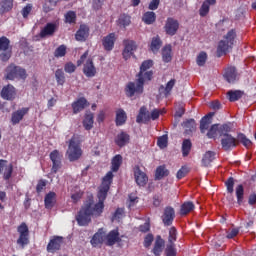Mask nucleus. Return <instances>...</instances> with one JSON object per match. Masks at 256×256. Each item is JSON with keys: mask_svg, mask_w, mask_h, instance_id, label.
I'll use <instances>...</instances> for the list:
<instances>
[{"mask_svg": "<svg viewBox=\"0 0 256 256\" xmlns=\"http://www.w3.org/2000/svg\"><path fill=\"white\" fill-rule=\"evenodd\" d=\"M111 179H113V172H108L103 178L102 185L100 186L98 192V203L93 204V196H89L88 200L85 202L84 206L78 212L76 216V221L78 225L85 227L91 223V217H100L105 209L103 204L105 199H107V193L109 192V185H111Z\"/></svg>", "mask_w": 256, "mask_h": 256, "instance_id": "obj_1", "label": "nucleus"}, {"mask_svg": "<svg viewBox=\"0 0 256 256\" xmlns=\"http://www.w3.org/2000/svg\"><path fill=\"white\" fill-rule=\"evenodd\" d=\"M153 67V60H145L141 66L140 71L137 74L136 82H129L126 86L127 97H133L136 95H141L143 93V87L147 81L153 79V71H147Z\"/></svg>", "mask_w": 256, "mask_h": 256, "instance_id": "obj_2", "label": "nucleus"}, {"mask_svg": "<svg viewBox=\"0 0 256 256\" xmlns=\"http://www.w3.org/2000/svg\"><path fill=\"white\" fill-rule=\"evenodd\" d=\"M82 139L83 136L79 134H74L69 140L68 150L66 151V155L69 161L73 162L81 159V156L83 155V150H81L80 146Z\"/></svg>", "mask_w": 256, "mask_h": 256, "instance_id": "obj_3", "label": "nucleus"}, {"mask_svg": "<svg viewBox=\"0 0 256 256\" xmlns=\"http://www.w3.org/2000/svg\"><path fill=\"white\" fill-rule=\"evenodd\" d=\"M233 130V124L228 123L227 126L220 130V143L224 151H231L233 148L237 147V138L231 135Z\"/></svg>", "mask_w": 256, "mask_h": 256, "instance_id": "obj_4", "label": "nucleus"}, {"mask_svg": "<svg viewBox=\"0 0 256 256\" xmlns=\"http://www.w3.org/2000/svg\"><path fill=\"white\" fill-rule=\"evenodd\" d=\"M237 37V33L235 30H230L223 39L218 43L217 47V57H223V55H227L231 49H233V45H235V38Z\"/></svg>", "mask_w": 256, "mask_h": 256, "instance_id": "obj_5", "label": "nucleus"}, {"mask_svg": "<svg viewBox=\"0 0 256 256\" xmlns=\"http://www.w3.org/2000/svg\"><path fill=\"white\" fill-rule=\"evenodd\" d=\"M6 79L9 81H15V79H27V72L25 69L15 64H10L6 68Z\"/></svg>", "mask_w": 256, "mask_h": 256, "instance_id": "obj_6", "label": "nucleus"}, {"mask_svg": "<svg viewBox=\"0 0 256 256\" xmlns=\"http://www.w3.org/2000/svg\"><path fill=\"white\" fill-rule=\"evenodd\" d=\"M18 233H20V236L17 240V244L23 249L25 245H29V227H27V224L22 223L18 227Z\"/></svg>", "mask_w": 256, "mask_h": 256, "instance_id": "obj_7", "label": "nucleus"}, {"mask_svg": "<svg viewBox=\"0 0 256 256\" xmlns=\"http://www.w3.org/2000/svg\"><path fill=\"white\" fill-rule=\"evenodd\" d=\"M164 29L167 35H176L177 31H179V21L175 18H167Z\"/></svg>", "mask_w": 256, "mask_h": 256, "instance_id": "obj_8", "label": "nucleus"}, {"mask_svg": "<svg viewBox=\"0 0 256 256\" xmlns=\"http://www.w3.org/2000/svg\"><path fill=\"white\" fill-rule=\"evenodd\" d=\"M175 219V209L173 207L168 206L164 209V214L162 215V222L165 227H169L173 225V220Z\"/></svg>", "mask_w": 256, "mask_h": 256, "instance_id": "obj_9", "label": "nucleus"}, {"mask_svg": "<svg viewBox=\"0 0 256 256\" xmlns=\"http://www.w3.org/2000/svg\"><path fill=\"white\" fill-rule=\"evenodd\" d=\"M63 237L62 236H54L47 245L48 253H55L61 249V245H63Z\"/></svg>", "mask_w": 256, "mask_h": 256, "instance_id": "obj_10", "label": "nucleus"}, {"mask_svg": "<svg viewBox=\"0 0 256 256\" xmlns=\"http://www.w3.org/2000/svg\"><path fill=\"white\" fill-rule=\"evenodd\" d=\"M134 176L135 181L137 185H139V187H145V185H147L149 178L147 177V174H145V172L141 171V168H139V166H135Z\"/></svg>", "mask_w": 256, "mask_h": 256, "instance_id": "obj_11", "label": "nucleus"}, {"mask_svg": "<svg viewBox=\"0 0 256 256\" xmlns=\"http://www.w3.org/2000/svg\"><path fill=\"white\" fill-rule=\"evenodd\" d=\"M50 159L53 163L52 173H57L61 169V159H63V156L59 153V150H54L50 153Z\"/></svg>", "mask_w": 256, "mask_h": 256, "instance_id": "obj_12", "label": "nucleus"}, {"mask_svg": "<svg viewBox=\"0 0 256 256\" xmlns=\"http://www.w3.org/2000/svg\"><path fill=\"white\" fill-rule=\"evenodd\" d=\"M16 95H17V91L15 90V87L11 84L4 86L1 90V97L6 101H13Z\"/></svg>", "mask_w": 256, "mask_h": 256, "instance_id": "obj_13", "label": "nucleus"}, {"mask_svg": "<svg viewBox=\"0 0 256 256\" xmlns=\"http://www.w3.org/2000/svg\"><path fill=\"white\" fill-rule=\"evenodd\" d=\"M4 173V179L7 181L11 179V175H13V164H8L7 160H0V175Z\"/></svg>", "mask_w": 256, "mask_h": 256, "instance_id": "obj_14", "label": "nucleus"}, {"mask_svg": "<svg viewBox=\"0 0 256 256\" xmlns=\"http://www.w3.org/2000/svg\"><path fill=\"white\" fill-rule=\"evenodd\" d=\"M229 123L226 124H213L210 129L207 132V138L208 139H217V137H221V130H223V127H227Z\"/></svg>", "mask_w": 256, "mask_h": 256, "instance_id": "obj_15", "label": "nucleus"}, {"mask_svg": "<svg viewBox=\"0 0 256 256\" xmlns=\"http://www.w3.org/2000/svg\"><path fill=\"white\" fill-rule=\"evenodd\" d=\"M123 45V57L127 60L131 57V55H133L134 51L137 49V44H135V41L133 40H124Z\"/></svg>", "mask_w": 256, "mask_h": 256, "instance_id": "obj_16", "label": "nucleus"}, {"mask_svg": "<svg viewBox=\"0 0 256 256\" xmlns=\"http://www.w3.org/2000/svg\"><path fill=\"white\" fill-rule=\"evenodd\" d=\"M57 24L55 23H47L45 27L40 32V37L45 39V37H53L55 35V31H57Z\"/></svg>", "mask_w": 256, "mask_h": 256, "instance_id": "obj_17", "label": "nucleus"}, {"mask_svg": "<svg viewBox=\"0 0 256 256\" xmlns=\"http://www.w3.org/2000/svg\"><path fill=\"white\" fill-rule=\"evenodd\" d=\"M29 113V108H22L12 113L11 122L12 125H17L23 121V117Z\"/></svg>", "mask_w": 256, "mask_h": 256, "instance_id": "obj_18", "label": "nucleus"}, {"mask_svg": "<svg viewBox=\"0 0 256 256\" xmlns=\"http://www.w3.org/2000/svg\"><path fill=\"white\" fill-rule=\"evenodd\" d=\"M83 73L86 77H95L97 75V68L93 64V60L88 59L84 64Z\"/></svg>", "mask_w": 256, "mask_h": 256, "instance_id": "obj_19", "label": "nucleus"}, {"mask_svg": "<svg viewBox=\"0 0 256 256\" xmlns=\"http://www.w3.org/2000/svg\"><path fill=\"white\" fill-rule=\"evenodd\" d=\"M149 121H151V113L147 110V107L142 106L136 118V123H147Z\"/></svg>", "mask_w": 256, "mask_h": 256, "instance_id": "obj_20", "label": "nucleus"}, {"mask_svg": "<svg viewBox=\"0 0 256 256\" xmlns=\"http://www.w3.org/2000/svg\"><path fill=\"white\" fill-rule=\"evenodd\" d=\"M182 127L184 128L185 135H193L195 131H197V123H195V119H188L182 123Z\"/></svg>", "mask_w": 256, "mask_h": 256, "instance_id": "obj_21", "label": "nucleus"}, {"mask_svg": "<svg viewBox=\"0 0 256 256\" xmlns=\"http://www.w3.org/2000/svg\"><path fill=\"white\" fill-rule=\"evenodd\" d=\"M213 115H215V113H210L200 120L201 133H205L207 130H209V127L211 126L212 123L211 119H213Z\"/></svg>", "mask_w": 256, "mask_h": 256, "instance_id": "obj_22", "label": "nucleus"}, {"mask_svg": "<svg viewBox=\"0 0 256 256\" xmlns=\"http://www.w3.org/2000/svg\"><path fill=\"white\" fill-rule=\"evenodd\" d=\"M163 247H165V240H163L161 236H157L152 252L155 256H161V253H163Z\"/></svg>", "mask_w": 256, "mask_h": 256, "instance_id": "obj_23", "label": "nucleus"}, {"mask_svg": "<svg viewBox=\"0 0 256 256\" xmlns=\"http://www.w3.org/2000/svg\"><path fill=\"white\" fill-rule=\"evenodd\" d=\"M88 106L89 104L87 103V99L80 98L72 104L73 113L75 114L81 113V111H83V109H85V107H88Z\"/></svg>", "mask_w": 256, "mask_h": 256, "instance_id": "obj_24", "label": "nucleus"}, {"mask_svg": "<svg viewBox=\"0 0 256 256\" xmlns=\"http://www.w3.org/2000/svg\"><path fill=\"white\" fill-rule=\"evenodd\" d=\"M224 79L227 83H235L237 81V69L235 67L228 68L224 73Z\"/></svg>", "mask_w": 256, "mask_h": 256, "instance_id": "obj_25", "label": "nucleus"}, {"mask_svg": "<svg viewBox=\"0 0 256 256\" xmlns=\"http://www.w3.org/2000/svg\"><path fill=\"white\" fill-rule=\"evenodd\" d=\"M115 46V33H110L103 40V47L106 51H112Z\"/></svg>", "mask_w": 256, "mask_h": 256, "instance_id": "obj_26", "label": "nucleus"}, {"mask_svg": "<svg viewBox=\"0 0 256 256\" xmlns=\"http://www.w3.org/2000/svg\"><path fill=\"white\" fill-rule=\"evenodd\" d=\"M75 37L77 41H86L87 37H89V27L81 25L79 30L76 32Z\"/></svg>", "mask_w": 256, "mask_h": 256, "instance_id": "obj_27", "label": "nucleus"}, {"mask_svg": "<svg viewBox=\"0 0 256 256\" xmlns=\"http://www.w3.org/2000/svg\"><path fill=\"white\" fill-rule=\"evenodd\" d=\"M106 234L103 230H99L91 239V244L93 247H98L105 241Z\"/></svg>", "mask_w": 256, "mask_h": 256, "instance_id": "obj_28", "label": "nucleus"}, {"mask_svg": "<svg viewBox=\"0 0 256 256\" xmlns=\"http://www.w3.org/2000/svg\"><path fill=\"white\" fill-rule=\"evenodd\" d=\"M216 153L213 151H207L202 157V165L203 167H210L211 163L215 161Z\"/></svg>", "mask_w": 256, "mask_h": 256, "instance_id": "obj_29", "label": "nucleus"}, {"mask_svg": "<svg viewBox=\"0 0 256 256\" xmlns=\"http://www.w3.org/2000/svg\"><path fill=\"white\" fill-rule=\"evenodd\" d=\"M106 245H115L119 241V232L117 230H112L105 237Z\"/></svg>", "mask_w": 256, "mask_h": 256, "instance_id": "obj_30", "label": "nucleus"}, {"mask_svg": "<svg viewBox=\"0 0 256 256\" xmlns=\"http://www.w3.org/2000/svg\"><path fill=\"white\" fill-rule=\"evenodd\" d=\"M175 83H177V80L171 79L165 86H160L159 92L164 93L165 97H168V95H171V91L173 90V87H175Z\"/></svg>", "mask_w": 256, "mask_h": 256, "instance_id": "obj_31", "label": "nucleus"}, {"mask_svg": "<svg viewBox=\"0 0 256 256\" xmlns=\"http://www.w3.org/2000/svg\"><path fill=\"white\" fill-rule=\"evenodd\" d=\"M13 9V0H0V15L9 13Z\"/></svg>", "mask_w": 256, "mask_h": 256, "instance_id": "obj_32", "label": "nucleus"}, {"mask_svg": "<svg viewBox=\"0 0 256 256\" xmlns=\"http://www.w3.org/2000/svg\"><path fill=\"white\" fill-rule=\"evenodd\" d=\"M115 143L118 147H125V145L129 143V134L125 132L118 134L115 139Z\"/></svg>", "mask_w": 256, "mask_h": 256, "instance_id": "obj_33", "label": "nucleus"}, {"mask_svg": "<svg viewBox=\"0 0 256 256\" xmlns=\"http://www.w3.org/2000/svg\"><path fill=\"white\" fill-rule=\"evenodd\" d=\"M94 116L93 113L89 112L86 114L84 120H83V127L85 128L86 131H91L93 129V121Z\"/></svg>", "mask_w": 256, "mask_h": 256, "instance_id": "obj_34", "label": "nucleus"}, {"mask_svg": "<svg viewBox=\"0 0 256 256\" xmlns=\"http://www.w3.org/2000/svg\"><path fill=\"white\" fill-rule=\"evenodd\" d=\"M195 209V204H193V202L188 201L185 202L181 205L180 208V215H187L189 213H191V211H193Z\"/></svg>", "mask_w": 256, "mask_h": 256, "instance_id": "obj_35", "label": "nucleus"}, {"mask_svg": "<svg viewBox=\"0 0 256 256\" xmlns=\"http://www.w3.org/2000/svg\"><path fill=\"white\" fill-rule=\"evenodd\" d=\"M243 94L244 92L241 90H230L227 92L229 101L231 102L239 101L243 97Z\"/></svg>", "mask_w": 256, "mask_h": 256, "instance_id": "obj_36", "label": "nucleus"}, {"mask_svg": "<svg viewBox=\"0 0 256 256\" xmlns=\"http://www.w3.org/2000/svg\"><path fill=\"white\" fill-rule=\"evenodd\" d=\"M162 59L164 63H170L171 59H173V56L171 55V45H166L162 49Z\"/></svg>", "mask_w": 256, "mask_h": 256, "instance_id": "obj_37", "label": "nucleus"}, {"mask_svg": "<svg viewBox=\"0 0 256 256\" xmlns=\"http://www.w3.org/2000/svg\"><path fill=\"white\" fill-rule=\"evenodd\" d=\"M191 147L193 144L191 143L190 139H184L182 142V155L183 157H187L189 153H191Z\"/></svg>", "mask_w": 256, "mask_h": 256, "instance_id": "obj_38", "label": "nucleus"}, {"mask_svg": "<svg viewBox=\"0 0 256 256\" xmlns=\"http://www.w3.org/2000/svg\"><path fill=\"white\" fill-rule=\"evenodd\" d=\"M44 201L46 209H52L53 205H55V192H49Z\"/></svg>", "mask_w": 256, "mask_h": 256, "instance_id": "obj_39", "label": "nucleus"}, {"mask_svg": "<svg viewBox=\"0 0 256 256\" xmlns=\"http://www.w3.org/2000/svg\"><path fill=\"white\" fill-rule=\"evenodd\" d=\"M167 175H169V170H167L165 166H159L156 169L155 179L157 181H161V179H163V177H167Z\"/></svg>", "mask_w": 256, "mask_h": 256, "instance_id": "obj_40", "label": "nucleus"}, {"mask_svg": "<svg viewBox=\"0 0 256 256\" xmlns=\"http://www.w3.org/2000/svg\"><path fill=\"white\" fill-rule=\"evenodd\" d=\"M155 19H157L155 12H146L142 17V20L146 25H153V23H155Z\"/></svg>", "mask_w": 256, "mask_h": 256, "instance_id": "obj_41", "label": "nucleus"}, {"mask_svg": "<svg viewBox=\"0 0 256 256\" xmlns=\"http://www.w3.org/2000/svg\"><path fill=\"white\" fill-rule=\"evenodd\" d=\"M125 121H127V114L123 111V109L118 110L116 113V125H124Z\"/></svg>", "mask_w": 256, "mask_h": 256, "instance_id": "obj_42", "label": "nucleus"}, {"mask_svg": "<svg viewBox=\"0 0 256 256\" xmlns=\"http://www.w3.org/2000/svg\"><path fill=\"white\" fill-rule=\"evenodd\" d=\"M121 163H123V156L118 154L112 159V171L114 172L119 171V168L121 167Z\"/></svg>", "mask_w": 256, "mask_h": 256, "instance_id": "obj_43", "label": "nucleus"}, {"mask_svg": "<svg viewBox=\"0 0 256 256\" xmlns=\"http://www.w3.org/2000/svg\"><path fill=\"white\" fill-rule=\"evenodd\" d=\"M244 195H245V190H244L243 186L241 184H239L236 187V197H237L238 205H241L243 203Z\"/></svg>", "mask_w": 256, "mask_h": 256, "instance_id": "obj_44", "label": "nucleus"}, {"mask_svg": "<svg viewBox=\"0 0 256 256\" xmlns=\"http://www.w3.org/2000/svg\"><path fill=\"white\" fill-rule=\"evenodd\" d=\"M176 241H177V229H175V227H171L169 230L168 245H175Z\"/></svg>", "mask_w": 256, "mask_h": 256, "instance_id": "obj_45", "label": "nucleus"}, {"mask_svg": "<svg viewBox=\"0 0 256 256\" xmlns=\"http://www.w3.org/2000/svg\"><path fill=\"white\" fill-rule=\"evenodd\" d=\"M55 79L58 85H65V72L62 69L56 70Z\"/></svg>", "mask_w": 256, "mask_h": 256, "instance_id": "obj_46", "label": "nucleus"}, {"mask_svg": "<svg viewBox=\"0 0 256 256\" xmlns=\"http://www.w3.org/2000/svg\"><path fill=\"white\" fill-rule=\"evenodd\" d=\"M150 49L154 53H157L159 49H161V39H159V37H155L152 39Z\"/></svg>", "mask_w": 256, "mask_h": 256, "instance_id": "obj_47", "label": "nucleus"}, {"mask_svg": "<svg viewBox=\"0 0 256 256\" xmlns=\"http://www.w3.org/2000/svg\"><path fill=\"white\" fill-rule=\"evenodd\" d=\"M196 63L199 67H203L205 65V63H207V53L200 52L196 58Z\"/></svg>", "mask_w": 256, "mask_h": 256, "instance_id": "obj_48", "label": "nucleus"}, {"mask_svg": "<svg viewBox=\"0 0 256 256\" xmlns=\"http://www.w3.org/2000/svg\"><path fill=\"white\" fill-rule=\"evenodd\" d=\"M10 43L11 42L9 41V39L7 37H5V36L1 37L0 38V52L7 51V50L11 49L9 46Z\"/></svg>", "mask_w": 256, "mask_h": 256, "instance_id": "obj_49", "label": "nucleus"}, {"mask_svg": "<svg viewBox=\"0 0 256 256\" xmlns=\"http://www.w3.org/2000/svg\"><path fill=\"white\" fill-rule=\"evenodd\" d=\"M236 140H237V143L239 142L242 143L244 147H249V145H251L252 143L251 140H249L247 136H245V134L243 133L238 134Z\"/></svg>", "mask_w": 256, "mask_h": 256, "instance_id": "obj_50", "label": "nucleus"}, {"mask_svg": "<svg viewBox=\"0 0 256 256\" xmlns=\"http://www.w3.org/2000/svg\"><path fill=\"white\" fill-rule=\"evenodd\" d=\"M67 54V46L65 45H60L54 52V57H65Z\"/></svg>", "mask_w": 256, "mask_h": 256, "instance_id": "obj_51", "label": "nucleus"}, {"mask_svg": "<svg viewBox=\"0 0 256 256\" xmlns=\"http://www.w3.org/2000/svg\"><path fill=\"white\" fill-rule=\"evenodd\" d=\"M119 24L124 28L129 27V25H131V17L127 15L120 16Z\"/></svg>", "mask_w": 256, "mask_h": 256, "instance_id": "obj_52", "label": "nucleus"}, {"mask_svg": "<svg viewBox=\"0 0 256 256\" xmlns=\"http://www.w3.org/2000/svg\"><path fill=\"white\" fill-rule=\"evenodd\" d=\"M168 139L169 138H168L167 134L160 136L157 141L158 147H160V149H165V147H167Z\"/></svg>", "mask_w": 256, "mask_h": 256, "instance_id": "obj_53", "label": "nucleus"}, {"mask_svg": "<svg viewBox=\"0 0 256 256\" xmlns=\"http://www.w3.org/2000/svg\"><path fill=\"white\" fill-rule=\"evenodd\" d=\"M225 185L228 193L233 194V191H234L233 187H235V178L234 177L228 178V180L225 182Z\"/></svg>", "mask_w": 256, "mask_h": 256, "instance_id": "obj_54", "label": "nucleus"}, {"mask_svg": "<svg viewBox=\"0 0 256 256\" xmlns=\"http://www.w3.org/2000/svg\"><path fill=\"white\" fill-rule=\"evenodd\" d=\"M165 254L166 256H177V249H175V245L167 244Z\"/></svg>", "mask_w": 256, "mask_h": 256, "instance_id": "obj_55", "label": "nucleus"}, {"mask_svg": "<svg viewBox=\"0 0 256 256\" xmlns=\"http://www.w3.org/2000/svg\"><path fill=\"white\" fill-rule=\"evenodd\" d=\"M0 61L7 62L11 59V48L9 50L0 51Z\"/></svg>", "mask_w": 256, "mask_h": 256, "instance_id": "obj_56", "label": "nucleus"}, {"mask_svg": "<svg viewBox=\"0 0 256 256\" xmlns=\"http://www.w3.org/2000/svg\"><path fill=\"white\" fill-rule=\"evenodd\" d=\"M211 7V4L207 3V2H203L199 13L201 17H205L207 15V13H209V8Z\"/></svg>", "mask_w": 256, "mask_h": 256, "instance_id": "obj_57", "label": "nucleus"}, {"mask_svg": "<svg viewBox=\"0 0 256 256\" xmlns=\"http://www.w3.org/2000/svg\"><path fill=\"white\" fill-rule=\"evenodd\" d=\"M123 215H125V210H123V208H118L112 217V221L123 219Z\"/></svg>", "mask_w": 256, "mask_h": 256, "instance_id": "obj_58", "label": "nucleus"}, {"mask_svg": "<svg viewBox=\"0 0 256 256\" xmlns=\"http://www.w3.org/2000/svg\"><path fill=\"white\" fill-rule=\"evenodd\" d=\"M189 173V167L182 166L180 170H178L176 177L177 179H183Z\"/></svg>", "mask_w": 256, "mask_h": 256, "instance_id": "obj_59", "label": "nucleus"}, {"mask_svg": "<svg viewBox=\"0 0 256 256\" xmlns=\"http://www.w3.org/2000/svg\"><path fill=\"white\" fill-rule=\"evenodd\" d=\"M65 19H66V23H75V21L77 19V14H75V12H73V11H69L65 15Z\"/></svg>", "mask_w": 256, "mask_h": 256, "instance_id": "obj_60", "label": "nucleus"}, {"mask_svg": "<svg viewBox=\"0 0 256 256\" xmlns=\"http://www.w3.org/2000/svg\"><path fill=\"white\" fill-rule=\"evenodd\" d=\"M33 9V5L28 4L22 9V15L24 19H27L29 17V13H31V10Z\"/></svg>", "mask_w": 256, "mask_h": 256, "instance_id": "obj_61", "label": "nucleus"}, {"mask_svg": "<svg viewBox=\"0 0 256 256\" xmlns=\"http://www.w3.org/2000/svg\"><path fill=\"white\" fill-rule=\"evenodd\" d=\"M75 69H77V67L75 66V64L69 62L64 66V70L66 73H75Z\"/></svg>", "mask_w": 256, "mask_h": 256, "instance_id": "obj_62", "label": "nucleus"}, {"mask_svg": "<svg viewBox=\"0 0 256 256\" xmlns=\"http://www.w3.org/2000/svg\"><path fill=\"white\" fill-rule=\"evenodd\" d=\"M153 234H148L145 238H144V247H151L152 243H153Z\"/></svg>", "mask_w": 256, "mask_h": 256, "instance_id": "obj_63", "label": "nucleus"}, {"mask_svg": "<svg viewBox=\"0 0 256 256\" xmlns=\"http://www.w3.org/2000/svg\"><path fill=\"white\" fill-rule=\"evenodd\" d=\"M239 235V228H234L226 235V239H233Z\"/></svg>", "mask_w": 256, "mask_h": 256, "instance_id": "obj_64", "label": "nucleus"}]
</instances>
